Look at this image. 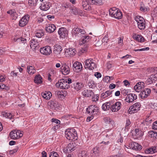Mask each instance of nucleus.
<instances>
[{"instance_id": "obj_1", "label": "nucleus", "mask_w": 157, "mask_h": 157, "mask_svg": "<svg viewBox=\"0 0 157 157\" xmlns=\"http://www.w3.org/2000/svg\"><path fill=\"white\" fill-rule=\"evenodd\" d=\"M65 134V137L69 140L75 141L78 139L77 132L74 128L67 129Z\"/></svg>"}, {"instance_id": "obj_2", "label": "nucleus", "mask_w": 157, "mask_h": 157, "mask_svg": "<svg viewBox=\"0 0 157 157\" xmlns=\"http://www.w3.org/2000/svg\"><path fill=\"white\" fill-rule=\"evenodd\" d=\"M109 12L110 16L116 19H120L122 17V14L121 11L115 7L110 9Z\"/></svg>"}, {"instance_id": "obj_3", "label": "nucleus", "mask_w": 157, "mask_h": 157, "mask_svg": "<svg viewBox=\"0 0 157 157\" xmlns=\"http://www.w3.org/2000/svg\"><path fill=\"white\" fill-rule=\"evenodd\" d=\"M50 107L49 109L51 111H54L59 109L60 108L59 103L56 100H50L48 103Z\"/></svg>"}, {"instance_id": "obj_4", "label": "nucleus", "mask_w": 157, "mask_h": 157, "mask_svg": "<svg viewBox=\"0 0 157 157\" xmlns=\"http://www.w3.org/2000/svg\"><path fill=\"white\" fill-rule=\"evenodd\" d=\"M86 68L92 70L96 67V65L94 62V60L91 59H86L84 62Z\"/></svg>"}, {"instance_id": "obj_5", "label": "nucleus", "mask_w": 157, "mask_h": 157, "mask_svg": "<svg viewBox=\"0 0 157 157\" xmlns=\"http://www.w3.org/2000/svg\"><path fill=\"white\" fill-rule=\"evenodd\" d=\"M23 135L21 131L14 130L11 131L10 133V138L13 140H16L21 137Z\"/></svg>"}, {"instance_id": "obj_6", "label": "nucleus", "mask_w": 157, "mask_h": 157, "mask_svg": "<svg viewBox=\"0 0 157 157\" xmlns=\"http://www.w3.org/2000/svg\"><path fill=\"white\" fill-rule=\"evenodd\" d=\"M56 85L62 89H67L70 87L69 85L67 84V79H65L59 80Z\"/></svg>"}, {"instance_id": "obj_7", "label": "nucleus", "mask_w": 157, "mask_h": 157, "mask_svg": "<svg viewBox=\"0 0 157 157\" xmlns=\"http://www.w3.org/2000/svg\"><path fill=\"white\" fill-rule=\"evenodd\" d=\"M29 18V16L28 14H26L23 16L19 21V25L22 27L26 25L28 22Z\"/></svg>"}, {"instance_id": "obj_8", "label": "nucleus", "mask_w": 157, "mask_h": 157, "mask_svg": "<svg viewBox=\"0 0 157 157\" xmlns=\"http://www.w3.org/2000/svg\"><path fill=\"white\" fill-rule=\"evenodd\" d=\"M40 52L42 54L48 56L52 53V49L49 46L41 48L40 49Z\"/></svg>"}, {"instance_id": "obj_9", "label": "nucleus", "mask_w": 157, "mask_h": 157, "mask_svg": "<svg viewBox=\"0 0 157 157\" xmlns=\"http://www.w3.org/2000/svg\"><path fill=\"white\" fill-rule=\"evenodd\" d=\"M76 145L75 143H69L67 147L64 149V152L69 153L74 151L76 148Z\"/></svg>"}, {"instance_id": "obj_10", "label": "nucleus", "mask_w": 157, "mask_h": 157, "mask_svg": "<svg viewBox=\"0 0 157 157\" xmlns=\"http://www.w3.org/2000/svg\"><path fill=\"white\" fill-rule=\"evenodd\" d=\"M62 51V47L59 44H56L54 45V53L56 56L58 57H60Z\"/></svg>"}, {"instance_id": "obj_11", "label": "nucleus", "mask_w": 157, "mask_h": 157, "mask_svg": "<svg viewBox=\"0 0 157 157\" xmlns=\"http://www.w3.org/2000/svg\"><path fill=\"white\" fill-rule=\"evenodd\" d=\"M76 49L73 48H70L65 51V54L67 57L73 56L75 54Z\"/></svg>"}, {"instance_id": "obj_12", "label": "nucleus", "mask_w": 157, "mask_h": 157, "mask_svg": "<svg viewBox=\"0 0 157 157\" xmlns=\"http://www.w3.org/2000/svg\"><path fill=\"white\" fill-rule=\"evenodd\" d=\"M61 71L62 73L64 75L68 74L70 72V69L66 63L63 64L61 67Z\"/></svg>"}, {"instance_id": "obj_13", "label": "nucleus", "mask_w": 157, "mask_h": 157, "mask_svg": "<svg viewBox=\"0 0 157 157\" xmlns=\"http://www.w3.org/2000/svg\"><path fill=\"white\" fill-rule=\"evenodd\" d=\"M137 98V95L134 94H130L127 95L125 99L127 102L128 103L132 102Z\"/></svg>"}, {"instance_id": "obj_14", "label": "nucleus", "mask_w": 157, "mask_h": 157, "mask_svg": "<svg viewBox=\"0 0 157 157\" xmlns=\"http://www.w3.org/2000/svg\"><path fill=\"white\" fill-rule=\"evenodd\" d=\"M72 68L75 72L78 73L81 71L82 67L81 63L77 62L73 64Z\"/></svg>"}, {"instance_id": "obj_15", "label": "nucleus", "mask_w": 157, "mask_h": 157, "mask_svg": "<svg viewBox=\"0 0 157 157\" xmlns=\"http://www.w3.org/2000/svg\"><path fill=\"white\" fill-rule=\"evenodd\" d=\"M128 147L136 151H140L142 148L141 145L136 142H133L130 143Z\"/></svg>"}, {"instance_id": "obj_16", "label": "nucleus", "mask_w": 157, "mask_h": 157, "mask_svg": "<svg viewBox=\"0 0 157 157\" xmlns=\"http://www.w3.org/2000/svg\"><path fill=\"white\" fill-rule=\"evenodd\" d=\"M140 103L139 102H136L133 105L130 106L129 108V109L133 113H136L140 110Z\"/></svg>"}, {"instance_id": "obj_17", "label": "nucleus", "mask_w": 157, "mask_h": 157, "mask_svg": "<svg viewBox=\"0 0 157 157\" xmlns=\"http://www.w3.org/2000/svg\"><path fill=\"white\" fill-rule=\"evenodd\" d=\"M121 105V103L117 101L111 105V110L112 112L117 111L120 109Z\"/></svg>"}, {"instance_id": "obj_18", "label": "nucleus", "mask_w": 157, "mask_h": 157, "mask_svg": "<svg viewBox=\"0 0 157 157\" xmlns=\"http://www.w3.org/2000/svg\"><path fill=\"white\" fill-rule=\"evenodd\" d=\"M58 34L61 37L63 38L66 37L68 34V31L64 28H61L59 29Z\"/></svg>"}, {"instance_id": "obj_19", "label": "nucleus", "mask_w": 157, "mask_h": 157, "mask_svg": "<svg viewBox=\"0 0 157 157\" xmlns=\"http://www.w3.org/2000/svg\"><path fill=\"white\" fill-rule=\"evenodd\" d=\"M72 86L75 90L78 91L80 90L83 87V85L82 83L81 82H74Z\"/></svg>"}, {"instance_id": "obj_20", "label": "nucleus", "mask_w": 157, "mask_h": 157, "mask_svg": "<svg viewBox=\"0 0 157 157\" xmlns=\"http://www.w3.org/2000/svg\"><path fill=\"white\" fill-rule=\"evenodd\" d=\"M89 4L90 3L88 2V0H83L82 4L84 9L87 11L90 10L91 7L90 6Z\"/></svg>"}, {"instance_id": "obj_21", "label": "nucleus", "mask_w": 157, "mask_h": 157, "mask_svg": "<svg viewBox=\"0 0 157 157\" xmlns=\"http://www.w3.org/2000/svg\"><path fill=\"white\" fill-rule=\"evenodd\" d=\"M144 87V82H138L134 86V89L137 92H140L142 89Z\"/></svg>"}, {"instance_id": "obj_22", "label": "nucleus", "mask_w": 157, "mask_h": 157, "mask_svg": "<svg viewBox=\"0 0 157 157\" xmlns=\"http://www.w3.org/2000/svg\"><path fill=\"white\" fill-rule=\"evenodd\" d=\"M56 29V27L54 24H49L47 25L45 28L46 31L49 33H51L53 32Z\"/></svg>"}, {"instance_id": "obj_23", "label": "nucleus", "mask_w": 157, "mask_h": 157, "mask_svg": "<svg viewBox=\"0 0 157 157\" xmlns=\"http://www.w3.org/2000/svg\"><path fill=\"white\" fill-rule=\"evenodd\" d=\"M91 37L89 36H84L81 37L80 41V44H86L91 39Z\"/></svg>"}, {"instance_id": "obj_24", "label": "nucleus", "mask_w": 157, "mask_h": 157, "mask_svg": "<svg viewBox=\"0 0 157 157\" xmlns=\"http://www.w3.org/2000/svg\"><path fill=\"white\" fill-rule=\"evenodd\" d=\"M83 95L86 97H90L94 94L93 91L90 90H85L82 92Z\"/></svg>"}, {"instance_id": "obj_25", "label": "nucleus", "mask_w": 157, "mask_h": 157, "mask_svg": "<svg viewBox=\"0 0 157 157\" xmlns=\"http://www.w3.org/2000/svg\"><path fill=\"white\" fill-rule=\"evenodd\" d=\"M7 13L10 14L13 19L15 20L17 17V14L14 10H11L8 11Z\"/></svg>"}, {"instance_id": "obj_26", "label": "nucleus", "mask_w": 157, "mask_h": 157, "mask_svg": "<svg viewBox=\"0 0 157 157\" xmlns=\"http://www.w3.org/2000/svg\"><path fill=\"white\" fill-rule=\"evenodd\" d=\"M152 71L154 72V73H155V74L151 75V79L153 80L155 82V81H157V67H153L152 69Z\"/></svg>"}, {"instance_id": "obj_27", "label": "nucleus", "mask_w": 157, "mask_h": 157, "mask_svg": "<svg viewBox=\"0 0 157 157\" xmlns=\"http://www.w3.org/2000/svg\"><path fill=\"white\" fill-rule=\"evenodd\" d=\"M112 93V91L110 90H109L106 91L105 93H103L101 94V98L102 99L106 98L110 96Z\"/></svg>"}, {"instance_id": "obj_28", "label": "nucleus", "mask_w": 157, "mask_h": 157, "mask_svg": "<svg viewBox=\"0 0 157 157\" xmlns=\"http://www.w3.org/2000/svg\"><path fill=\"white\" fill-rule=\"evenodd\" d=\"M41 95L44 98L47 100H49L52 96V94L49 91H46L45 92L42 93Z\"/></svg>"}, {"instance_id": "obj_29", "label": "nucleus", "mask_w": 157, "mask_h": 157, "mask_svg": "<svg viewBox=\"0 0 157 157\" xmlns=\"http://www.w3.org/2000/svg\"><path fill=\"white\" fill-rule=\"evenodd\" d=\"M39 45V43L37 40L33 39H32L30 43V46L31 48L34 47L35 48L37 47Z\"/></svg>"}, {"instance_id": "obj_30", "label": "nucleus", "mask_w": 157, "mask_h": 157, "mask_svg": "<svg viewBox=\"0 0 157 157\" xmlns=\"http://www.w3.org/2000/svg\"><path fill=\"white\" fill-rule=\"evenodd\" d=\"M50 6V3L47 2L42 4L40 7L42 10L46 11L49 9Z\"/></svg>"}, {"instance_id": "obj_31", "label": "nucleus", "mask_w": 157, "mask_h": 157, "mask_svg": "<svg viewBox=\"0 0 157 157\" xmlns=\"http://www.w3.org/2000/svg\"><path fill=\"white\" fill-rule=\"evenodd\" d=\"M42 78L40 75H36L34 80V82L37 84H40L42 82Z\"/></svg>"}, {"instance_id": "obj_32", "label": "nucleus", "mask_w": 157, "mask_h": 157, "mask_svg": "<svg viewBox=\"0 0 157 157\" xmlns=\"http://www.w3.org/2000/svg\"><path fill=\"white\" fill-rule=\"evenodd\" d=\"M89 2L92 4L101 5L103 4L102 0H88Z\"/></svg>"}, {"instance_id": "obj_33", "label": "nucleus", "mask_w": 157, "mask_h": 157, "mask_svg": "<svg viewBox=\"0 0 157 157\" xmlns=\"http://www.w3.org/2000/svg\"><path fill=\"white\" fill-rule=\"evenodd\" d=\"M103 120L104 122L106 124H110L112 126L114 125V121L109 117H105L104 118Z\"/></svg>"}, {"instance_id": "obj_34", "label": "nucleus", "mask_w": 157, "mask_h": 157, "mask_svg": "<svg viewBox=\"0 0 157 157\" xmlns=\"http://www.w3.org/2000/svg\"><path fill=\"white\" fill-rule=\"evenodd\" d=\"M111 104L109 102H106L104 103L102 106V109L104 111L109 110V109H111Z\"/></svg>"}, {"instance_id": "obj_35", "label": "nucleus", "mask_w": 157, "mask_h": 157, "mask_svg": "<svg viewBox=\"0 0 157 157\" xmlns=\"http://www.w3.org/2000/svg\"><path fill=\"white\" fill-rule=\"evenodd\" d=\"M27 71L28 73L30 75L33 74L36 72L34 67L32 66H28L27 67Z\"/></svg>"}, {"instance_id": "obj_36", "label": "nucleus", "mask_w": 157, "mask_h": 157, "mask_svg": "<svg viewBox=\"0 0 157 157\" xmlns=\"http://www.w3.org/2000/svg\"><path fill=\"white\" fill-rule=\"evenodd\" d=\"M90 153L99 156L100 151L99 148L97 147H94L90 151Z\"/></svg>"}, {"instance_id": "obj_37", "label": "nucleus", "mask_w": 157, "mask_h": 157, "mask_svg": "<svg viewBox=\"0 0 157 157\" xmlns=\"http://www.w3.org/2000/svg\"><path fill=\"white\" fill-rule=\"evenodd\" d=\"M70 10L71 11V13L75 15H78L79 13H80L81 11L79 9L75 7L71 8Z\"/></svg>"}, {"instance_id": "obj_38", "label": "nucleus", "mask_w": 157, "mask_h": 157, "mask_svg": "<svg viewBox=\"0 0 157 157\" xmlns=\"http://www.w3.org/2000/svg\"><path fill=\"white\" fill-rule=\"evenodd\" d=\"M2 114L3 117L6 118L11 119L12 117V115L10 113L3 112L2 113Z\"/></svg>"}, {"instance_id": "obj_39", "label": "nucleus", "mask_w": 157, "mask_h": 157, "mask_svg": "<svg viewBox=\"0 0 157 157\" xmlns=\"http://www.w3.org/2000/svg\"><path fill=\"white\" fill-rule=\"evenodd\" d=\"M44 34V33L43 30H39L37 31L36 34V37L40 38L43 36Z\"/></svg>"}, {"instance_id": "obj_40", "label": "nucleus", "mask_w": 157, "mask_h": 157, "mask_svg": "<svg viewBox=\"0 0 157 157\" xmlns=\"http://www.w3.org/2000/svg\"><path fill=\"white\" fill-rule=\"evenodd\" d=\"M138 27L140 30H144L145 27V24L144 22H139L137 23Z\"/></svg>"}, {"instance_id": "obj_41", "label": "nucleus", "mask_w": 157, "mask_h": 157, "mask_svg": "<svg viewBox=\"0 0 157 157\" xmlns=\"http://www.w3.org/2000/svg\"><path fill=\"white\" fill-rule=\"evenodd\" d=\"M93 105H92L90 106L86 109L87 113L90 114L91 115H93Z\"/></svg>"}, {"instance_id": "obj_42", "label": "nucleus", "mask_w": 157, "mask_h": 157, "mask_svg": "<svg viewBox=\"0 0 157 157\" xmlns=\"http://www.w3.org/2000/svg\"><path fill=\"white\" fill-rule=\"evenodd\" d=\"M38 0H29V4L31 6H35Z\"/></svg>"}, {"instance_id": "obj_43", "label": "nucleus", "mask_w": 157, "mask_h": 157, "mask_svg": "<svg viewBox=\"0 0 157 157\" xmlns=\"http://www.w3.org/2000/svg\"><path fill=\"white\" fill-rule=\"evenodd\" d=\"M105 132H106L105 136L106 137H109V136L113 135V131L111 129L106 130Z\"/></svg>"}, {"instance_id": "obj_44", "label": "nucleus", "mask_w": 157, "mask_h": 157, "mask_svg": "<svg viewBox=\"0 0 157 157\" xmlns=\"http://www.w3.org/2000/svg\"><path fill=\"white\" fill-rule=\"evenodd\" d=\"M81 31V29L78 28H74L72 30L73 34H74L75 36L79 33Z\"/></svg>"}, {"instance_id": "obj_45", "label": "nucleus", "mask_w": 157, "mask_h": 157, "mask_svg": "<svg viewBox=\"0 0 157 157\" xmlns=\"http://www.w3.org/2000/svg\"><path fill=\"white\" fill-rule=\"evenodd\" d=\"M135 19L137 23H139V22H141L144 21V18L140 16H137L135 17Z\"/></svg>"}, {"instance_id": "obj_46", "label": "nucleus", "mask_w": 157, "mask_h": 157, "mask_svg": "<svg viewBox=\"0 0 157 157\" xmlns=\"http://www.w3.org/2000/svg\"><path fill=\"white\" fill-rule=\"evenodd\" d=\"M149 135L151 136V137H155V138L157 137V132L155 131H152L149 132Z\"/></svg>"}, {"instance_id": "obj_47", "label": "nucleus", "mask_w": 157, "mask_h": 157, "mask_svg": "<svg viewBox=\"0 0 157 157\" xmlns=\"http://www.w3.org/2000/svg\"><path fill=\"white\" fill-rule=\"evenodd\" d=\"M88 86L90 88L94 89L96 86V84L93 81H91L88 83Z\"/></svg>"}, {"instance_id": "obj_48", "label": "nucleus", "mask_w": 157, "mask_h": 157, "mask_svg": "<svg viewBox=\"0 0 157 157\" xmlns=\"http://www.w3.org/2000/svg\"><path fill=\"white\" fill-rule=\"evenodd\" d=\"M93 115L97 114L98 112L99 108L97 106L93 105Z\"/></svg>"}, {"instance_id": "obj_49", "label": "nucleus", "mask_w": 157, "mask_h": 157, "mask_svg": "<svg viewBox=\"0 0 157 157\" xmlns=\"http://www.w3.org/2000/svg\"><path fill=\"white\" fill-rule=\"evenodd\" d=\"M143 91H144V93L146 94V95H147V97L151 94V90L150 89L145 88Z\"/></svg>"}, {"instance_id": "obj_50", "label": "nucleus", "mask_w": 157, "mask_h": 157, "mask_svg": "<svg viewBox=\"0 0 157 157\" xmlns=\"http://www.w3.org/2000/svg\"><path fill=\"white\" fill-rule=\"evenodd\" d=\"M151 107L152 109L157 110V102H152L151 104Z\"/></svg>"}, {"instance_id": "obj_51", "label": "nucleus", "mask_w": 157, "mask_h": 157, "mask_svg": "<svg viewBox=\"0 0 157 157\" xmlns=\"http://www.w3.org/2000/svg\"><path fill=\"white\" fill-rule=\"evenodd\" d=\"M139 95L140 98L142 99L146 98L147 97V95H146V94L144 93V91H141L140 93L139 94Z\"/></svg>"}, {"instance_id": "obj_52", "label": "nucleus", "mask_w": 157, "mask_h": 157, "mask_svg": "<svg viewBox=\"0 0 157 157\" xmlns=\"http://www.w3.org/2000/svg\"><path fill=\"white\" fill-rule=\"evenodd\" d=\"M51 121L52 122H54L57 124H60V121L59 120L56 118H53L51 120Z\"/></svg>"}, {"instance_id": "obj_53", "label": "nucleus", "mask_w": 157, "mask_h": 157, "mask_svg": "<svg viewBox=\"0 0 157 157\" xmlns=\"http://www.w3.org/2000/svg\"><path fill=\"white\" fill-rule=\"evenodd\" d=\"M150 149L151 150V151L153 153H155L157 152V147L155 146L151 147V148H150Z\"/></svg>"}, {"instance_id": "obj_54", "label": "nucleus", "mask_w": 157, "mask_h": 157, "mask_svg": "<svg viewBox=\"0 0 157 157\" xmlns=\"http://www.w3.org/2000/svg\"><path fill=\"white\" fill-rule=\"evenodd\" d=\"M56 94L58 96H60V97L61 98H64V97H63V94L62 90L58 91L57 92Z\"/></svg>"}, {"instance_id": "obj_55", "label": "nucleus", "mask_w": 157, "mask_h": 157, "mask_svg": "<svg viewBox=\"0 0 157 157\" xmlns=\"http://www.w3.org/2000/svg\"><path fill=\"white\" fill-rule=\"evenodd\" d=\"M108 36H105L102 39V42L103 43H107V41L108 40Z\"/></svg>"}, {"instance_id": "obj_56", "label": "nucleus", "mask_w": 157, "mask_h": 157, "mask_svg": "<svg viewBox=\"0 0 157 157\" xmlns=\"http://www.w3.org/2000/svg\"><path fill=\"white\" fill-rule=\"evenodd\" d=\"M140 10L141 11L144 12H145L147 10V8L145 7V6H140Z\"/></svg>"}, {"instance_id": "obj_57", "label": "nucleus", "mask_w": 157, "mask_h": 157, "mask_svg": "<svg viewBox=\"0 0 157 157\" xmlns=\"http://www.w3.org/2000/svg\"><path fill=\"white\" fill-rule=\"evenodd\" d=\"M139 36H140V35H136V34H135L133 35V38L134 39L138 41V42H139L140 40V37H139Z\"/></svg>"}, {"instance_id": "obj_58", "label": "nucleus", "mask_w": 157, "mask_h": 157, "mask_svg": "<svg viewBox=\"0 0 157 157\" xmlns=\"http://www.w3.org/2000/svg\"><path fill=\"white\" fill-rule=\"evenodd\" d=\"M50 155H52V156L56 157H59V156L57 153L55 151L52 152Z\"/></svg>"}, {"instance_id": "obj_59", "label": "nucleus", "mask_w": 157, "mask_h": 157, "mask_svg": "<svg viewBox=\"0 0 157 157\" xmlns=\"http://www.w3.org/2000/svg\"><path fill=\"white\" fill-rule=\"evenodd\" d=\"M118 43L120 44L121 45H122L123 43V37L122 38V37H120L118 38Z\"/></svg>"}, {"instance_id": "obj_60", "label": "nucleus", "mask_w": 157, "mask_h": 157, "mask_svg": "<svg viewBox=\"0 0 157 157\" xmlns=\"http://www.w3.org/2000/svg\"><path fill=\"white\" fill-rule=\"evenodd\" d=\"M87 154L86 152L84 151L82 152L81 153V157H87Z\"/></svg>"}, {"instance_id": "obj_61", "label": "nucleus", "mask_w": 157, "mask_h": 157, "mask_svg": "<svg viewBox=\"0 0 157 157\" xmlns=\"http://www.w3.org/2000/svg\"><path fill=\"white\" fill-rule=\"evenodd\" d=\"M103 80L105 82H109V76H106L103 78Z\"/></svg>"}, {"instance_id": "obj_62", "label": "nucleus", "mask_w": 157, "mask_h": 157, "mask_svg": "<svg viewBox=\"0 0 157 157\" xmlns=\"http://www.w3.org/2000/svg\"><path fill=\"white\" fill-rule=\"evenodd\" d=\"M128 92V90L125 89L122 90L121 91V94L124 96H125L127 95Z\"/></svg>"}, {"instance_id": "obj_63", "label": "nucleus", "mask_w": 157, "mask_h": 157, "mask_svg": "<svg viewBox=\"0 0 157 157\" xmlns=\"http://www.w3.org/2000/svg\"><path fill=\"white\" fill-rule=\"evenodd\" d=\"M95 76L98 78H100L101 76V74L99 72H96L94 74Z\"/></svg>"}, {"instance_id": "obj_64", "label": "nucleus", "mask_w": 157, "mask_h": 157, "mask_svg": "<svg viewBox=\"0 0 157 157\" xmlns=\"http://www.w3.org/2000/svg\"><path fill=\"white\" fill-rule=\"evenodd\" d=\"M153 128L155 130L157 129V121L154 122L153 124Z\"/></svg>"}]
</instances>
